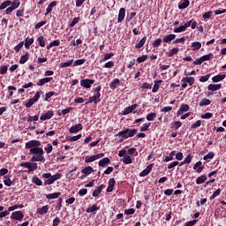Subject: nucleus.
Returning <instances> with one entry per match:
<instances>
[{
	"label": "nucleus",
	"instance_id": "nucleus-38",
	"mask_svg": "<svg viewBox=\"0 0 226 226\" xmlns=\"http://www.w3.org/2000/svg\"><path fill=\"white\" fill-rule=\"evenodd\" d=\"M34 43V39L31 38H26L25 40V49H29L31 45Z\"/></svg>",
	"mask_w": 226,
	"mask_h": 226
},
{
	"label": "nucleus",
	"instance_id": "nucleus-61",
	"mask_svg": "<svg viewBox=\"0 0 226 226\" xmlns=\"http://www.w3.org/2000/svg\"><path fill=\"white\" fill-rule=\"evenodd\" d=\"M146 59H147V55H143L137 58V62L139 63V64H140V63H144V61H146Z\"/></svg>",
	"mask_w": 226,
	"mask_h": 226
},
{
	"label": "nucleus",
	"instance_id": "nucleus-13",
	"mask_svg": "<svg viewBox=\"0 0 226 226\" xmlns=\"http://www.w3.org/2000/svg\"><path fill=\"white\" fill-rule=\"evenodd\" d=\"M190 106L188 104H182L177 112V116H183L184 112H188Z\"/></svg>",
	"mask_w": 226,
	"mask_h": 226
},
{
	"label": "nucleus",
	"instance_id": "nucleus-24",
	"mask_svg": "<svg viewBox=\"0 0 226 226\" xmlns=\"http://www.w3.org/2000/svg\"><path fill=\"white\" fill-rule=\"evenodd\" d=\"M49 209H50V207H49V205L43 206L41 208L37 209V213L39 215H47V213H49Z\"/></svg>",
	"mask_w": 226,
	"mask_h": 226
},
{
	"label": "nucleus",
	"instance_id": "nucleus-41",
	"mask_svg": "<svg viewBox=\"0 0 226 226\" xmlns=\"http://www.w3.org/2000/svg\"><path fill=\"white\" fill-rule=\"evenodd\" d=\"M177 52H179V48H174L167 53V56L168 57H172L173 56H176Z\"/></svg>",
	"mask_w": 226,
	"mask_h": 226
},
{
	"label": "nucleus",
	"instance_id": "nucleus-64",
	"mask_svg": "<svg viewBox=\"0 0 226 226\" xmlns=\"http://www.w3.org/2000/svg\"><path fill=\"white\" fill-rule=\"evenodd\" d=\"M195 223H197V220H192V221L186 222L184 224V226H193V225H195Z\"/></svg>",
	"mask_w": 226,
	"mask_h": 226
},
{
	"label": "nucleus",
	"instance_id": "nucleus-5",
	"mask_svg": "<svg viewBox=\"0 0 226 226\" xmlns=\"http://www.w3.org/2000/svg\"><path fill=\"white\" fill-rule=\"evenodd\" d=\"M92 84H94V79H87L80 80V86L86 89H91Z\"/></svg>",
	"mask_w": 226,
	"mask_h": 226
},
{
	"label": "nucleus",
	"instance_id": "nucleus-37",
	"mask_svg": "<svg viewBox=\"0 0 226 226\" xmlns=\"http://www.w3.org/2000/svg\"><path fill=\"white\" fill-rule=\"evenodd\" d=\"M200 107H205L207 105H211V100L203 98L199 103Z\"/></svg>",
	"mask_w": 226,
	"mask_h": 226
},
{
	"label": "nucleus",
	"instance_id": "nucleus-22",
	"mask_svg": "<svg viewBox=\"0 0 226 226\" xmlns=\"http://www.w3.org/2000/svg\"><path fill=\"white\" fill-rule=\"evenodd\" d=\"M103 188H105V185H101L97 187V189H95L92 195L93 197H98V195H100V193H102V192L103 191Z\"/></svg>",
	"mask_w": 226,
	"mask_h": 226
},
{
	"label": "nucleus",
	"instance_id": "nucleus-49",
	"mask_svg": "<svg viewBox=\"0 0 226 226\" xmlns=\"http://www.w3.org/2000/svg\"><path fill=\"white\" fill-rule=\"evenodd\" d=\"M222 193V189H217L211 196H210V200H215L218 195Z\"/></svg>",
	"mask_w": 226,
	"mask_h": 226
},
{
	"label": "nucleus",
	"instance_id": "nucleus-19",
	"mask_svg": "<svg viewBox=\"0 0 226 226\" xmlns=\"http://www.w3.org/2000/svg\"><path fill=\"white\" fill-rule=\"evenodd\" d=\"M194 170L198 172V174H200L202 170H204V165H202V162L199 161L198 162L195 163L193 166Z\"/></svg>",
	"mask_w": 226,
	"mask_h": 226
},
{
	"label": "nucleus",
	"instance_id": "nucleus-62",
	"mask_svg": "<svg viewBox=\"0 0 226 226\" xmlns=\"http://www.w3.org/2000/svg\"><path fill=\"white\" fill-rule=\"evenodd\" d=\"M86 63V59H78L74 61V66H80L81 64H84Z\"/></svg>",
	"mask_w": 226,
	"mask_h": 226
},
{
	"label": "nucleus",
	"instance_id": "nucleus-45",
	"mask_svg": "<svg viewBox=\"0 0 226 226\" xmlns=\"http://www.w3.org/2000/svg\"><path fill=\"white\" fill-rule=\"evenodd\" d=\"M87 103H94V105H97L98 103H100V101L97 100V98L94 97V95H93V96L89 97L88 102L86 104H87Z\"/></svg>",
	"mask_w": 226,
	"mask_h": 226
},
{
	"label": "nucleus",
	"instance_id": "nucleus-18",
	"mask_svg": "<svg viewBox=\"0 0 226 226\" xmlns=\"http://www.w3.org/2000/svg\"><path fill=\"white\" fill-rule=\"evenodd\" d=\"M96 211H100V207L96 204L86 209L87 213H92L93 215H96Z\"/></svg>",
	"mask_w": 226,
	"mask_h": 226
},
{
	"label": "nucleus",
	"instance_id": "nucleus-56",
	"mask_svg": "<svg viewBox=\"0 0 226 226\" xmlns=\"http://www.w3.org/2000/svg\"><path fill=\"white\" fill-rule=\"evenodd\" d=\"M174 33H185V31H186V29L185 28L184 25L174 28Z\"/></svg>",
	"mask_w": 226,
	"mask_h": 226
},
{
	"label": "nucleus",
	"instance_id": "nucleus-40",
	"mask_svg": "<svg viewBox=\"0 0 226 226\" xmlns=\"http://www.w3.org/2000/svg\"><path fill=\"white\" fill-rule=\"evenodd\" d=\"M72 64H73V59L69 60L67 62L61 63L59 64V67L60 68H68V66H72Z\"/></svg>",
	"mask_w": 226,
	"mask_h": 226
},
{
	"label": "nucleus",
	"instance_id": "nucleus-32",
	"mask_svg": "<svg viewBox=\"0 0 226 226\" xmlns=\"http://www.w3.org/2000/svg\"><path fill=\"white\" fill-rule=\"evenodd\" d=\"M111 57H114V53L110 52L109 54H105L102 58L100 59L99 63H105V61H109V59H111Z\"/></svg>",
	"mask_w": 226,
	"mask_h": 226
},
{
	"label": "nucleus",
	"instance_id": "nucleus-9",
	"mask_svg": "<svg viewBox=\"0 0 226 226\" xmlns=\"http://www.w3.org/2000/svg\"><path fill=\"white\" fill-rule=\"evenodd\" d=\"M93 172H94V170L91 166H87L85 169L81 170V173L84 174V176L81 177V179H84V177H87V176L93 174Z\"/></svg>",
	"mask_w": 226,
	"mask_h": 226
},
{
	"label": "nucleus",
	"instance_id": "nucleus-30",
	"mask_svg": "<svg viewBox=\"0 0 226 226\" xmlns=\"http://www.w3.org/2000/svg\"><path fill=\"white\" fill-rule=\"evenodd\" d=\"M147 40V36H144L138 43L135 45V49H142L144 45L146 44V41Z\"/></svg>",
	"mask_w": 226,
	"mask_h": 226
},
{
	"label": "nucleus",
	"instance_id": "nucleus-6",
	"mask_svg": "<svg viewBox=\"0 0 226 226\" xmlns=\"http://www.w3.org/2000/svg\"><path fill=\"white\" fill-rule=\"evenodd\" d=\"M11 220H17L18 222H22L24 218V214L22 211H15L11 215Z\"/></svg>",
	"mask_w": 226,
	"mask_h": 226
},
{
	"label": "nucleus",
	"instance_id": "nucleus-1",
	"mask_svg": "<svg viewBox=\"0 0 226 226\" xmlns=\"http://www.w3.org/2000/svg\"><path fill=\"white\" fill-rule=\"evenodd\" d=\"M40 146H41V141L36 139L29 140L26 143L25 147L26 149H30V154H35L31 158L30 162H45V156H43L45 152Z\"/></svg>",
	"mask_w": 226,
	"mask_h": 226
},
{
	"label": "nucleus",
	"instance_id": "nucleus-57",
	"mask_svg": "<svg viewBox=\"0 0 226 226\" xmlns=\"http://www.w3.org/2000/svg\"><path fill=\"white\" fill-rule=\"evenodd\" d=\"M149 126H151V123L144 124L140 127V132H147V131L149 130Z\"/></svg>",
	"mask_w": 226,
	"mask_h": 226
},
{
	"label": "nucleus",
	"instance_id": "nucleus-28",
	"mask_svg": "<svg viewBox=\"0 0 226 226\" xmlns=\"http://www.w3.org/2000/svg\"><path fill=\"white\" fill-rule=\"evenodd\" d=\"M121 83V81L119 80V79H115L110 84H109V87L111 89H117V87H119V84Z\"/></svg>",
	"mask_w": 226,
	"mask_h": 226
},
{
	"label": "nucleus",
	"instance_id": "nucleus-34",
	"mask_svg": "<svg viewBox=\"0 0 226 226\" xmlns=\"http://www.w3.org/2000/svg\"><path fill=\"white\" fill-rule=\"evenodd\" d=\"M59 197H61V192H54L46 195V199L48 200L59 199Z\"/></svg>",
	"mask_w": 226,
	"mask_h": 226
},
{
	"label": "nucleus",
	"instance_id": "nucleus-21",
	"mask_svg": "<svg viewBox=\"0 0 226 226\" xmlns=\"http://www.w3.org/2000/svg\"><path fill=\"white\" fill-rule=\"evenodd\" d=\"M29 57H30L29 52H26L25 55H22L19 59V64H26V63L29 61Z\"/></svg>",
	"mask_w": 226,
	"mask_h": 226
},
{
	"label": "nucleus",
	"instance_id": "nucleus-47",
	"mask_svg": "<svg viewBox=\"0 0 226 226\" xmlns=\"http://www.w3.org/2000/svg\"><path fill=\"white\" fill-rule=\"evenodd\" d=\"M8 66L9 65L0 66V75H6V73L8 72Z\"/></svg>",
	"mask_w": 226,
	"mask_h": 226
},
{
	"label": "nucleus",
	"instance_id": "nucleus-42",
	"mask_svg": "<svg viewBox=\"0 0 226 226\" xmlns=\"http://www.w3.org/2000/svg\"><path fill=\"white\" fill-rule=\"evenodd\" d=\"M32 183H34V185H36V186H41L43 185V182H41L38 177H34L32 178Z\"/></svg>",
	"mask_w": 226,
	"mask_h": 226
},
{
	"label": "nucleus",
	"instance_id": "nucleus-58",
	"mask_svg": "<svg viewBox=\"0 0 226 226\" xmlns=\"http://www.w3.org/2000/svg\"><path fill=\"white\" fill-rule=\"evenodd\" d=\"M211 17H213V11H209L207 12H205L203 15H202V18L204 19V20L207 19H210Z\"/></svg>",
	"mask_w": 226,
	"mask_h": 226
},
{
	"label": "nucleus",
	"instance_id": "nucleus-48",
	"mask_svg": "<svg viewBox=\"0 0 226 226\" xmlns=\"http://www.w3.org/2000/svg\"><path fill=\"white\" fill-rule=\"evenodd\" d=\"M79 21H80V18L79 17L74 18L72 19V21L70 23L69 26L70 27H75V26H77V24H79Z\"/></svg>",
	"mask_w": 226,
	"mask_h": 226
},
{
	"label": "nucleus",
	"instance_id": "nucleus-51",
	"mask_svg": "<svg viewBox=\"0 0 226 226\" xmlns=\"http://www.w3.org/2000/svg\"><path fill=\"white\" fill-rule=\"evenodd\" d=\"M146 119L147 121H153L154 119H156V113H149L148 115H147Z\"/></svg>",
	"mask_w": 226,
	"mask_h": 226
},
{
	"label": "nucleus",
	"instance_id": "nucleus-29",
	"mask_svg": "<svg viewBox=\"0 0 226 226\" xmlns=\"http://www.w3.org/2000/svg\"><path fill=\"white\" fill-rule=\"evenodd\" d=\"M192 50L195 52L197 50H200L201 47H202V43H200V41H194L192 43L191 45Z\"/></svg>",
	"mask_w": 226,
	"mask_h": 226
},
{
	"label": "nucleus",
	"instance_id": "nucleus-26",
	"mask_svg": "<svg viewBox=\"0 0 226 226\" xmlns=\"http://www.w3.org/2000/svg\"><path fill=\"white\" fill-rule=\"evenodd\" d=\"M226 78V75L225 74H218L216 76H214L212 78V81L216 83V82H222V80H223L224 79Z\"/></svg>",
	"mask_w": 226,
	"mask_h": 226
},
{
	"label": "nucleus",
	"instance_id": "nucleus-17",
	"mask_svg": "<svg viewBox=\"0 0 226 226\" xmlns=\"http://www.w3.org/2000/svg\"><path fill=\"white\" fill-rule=\"evenodd\" d=\"M101 91L102 86H98L94 91V97L96 98L99 102H102V94H100Z\"/></svg>",
	"mask_w": 226,
	"mask_h": 226
},
{
	"label": "nucleus",
	"instance_id": "nucleus-35",
	"mask_svg": "<svg viewBox=\"0 0 226 226\" xmlns=\"http://www.w3.org/2000/svg\"><path fill=\"white\" fill-rule=\"evenodd\" d=\"M11 5V0H6L4 2H3L0 4V11L1 10H6V8H8V6Z\"/></svg>",
	"mask_w": 226,
	"mask_h": 226
},
{
	"label": "nucleus",
	"instance_id": "nucleus-50",
	"mask_svg": "<svg viewBox=\"0 0 226 226\" xmlns=\"http://www.w3.org/2000/svg\"><path fill=\"white\" fill-rule=\"evenodd\" d=\"M54 94H56V92H54V91L46 93V94H45L44 101H45V102H49V100H50V98H52V96H54Z\"/></svg>",
	"mask_w": 226,
	"mask_h": 226
},
{
	"label": "nucleus",
	"instance_id": "nucleus-4",
	"mask_svg": "<svg viewBox=\"0 0 226 226\" xmlns=\"http://www.w3.org/2000/svg\"><path fill=\"white\" fill-rule=\"evenodd\" d=\"M137 107H139V104L135 103L132 104L129 107H126L123 111H122V115L123 116H128V114H132V112H133V114H137V110H135V109H137Z\"/></svg>",
	"mask_w": 226,
	"mask_h": 226
},
{
	"label": "nucleus",
	"instance_id": "nucleus-23",
	"mask_svg": "<svg viewBox=\"0 0 226 226\" xmlns=\"http://www.w3.org/2000/svg\"><path fill=\"white\" fill-rule=\"evenodd\" d=\"M109 163H110V159L109 157L102 158L99 161V167L105 168Z\"/></svg>",
	"mask_w": 226,
	"mask_h": 226
},
{
	"label": "nucleus",
	"instance_id": "nucleus-39",
	"mask_svg": "<svg viewBox=\"0 0 226 226\" xmlns=\"http://www.w3.org/2000/svg\"><path fill=\"white\" fill-rule=\"evenodd\" d=\"M92 162H96L95 155H87L85 157V163H92Z\"/></svg>",
	"mask_w": 226,
	"mask_h": 226
},
{
	"label": "nucleus",
	"instance_id": "nucleus-46",
	"mask_svg": "<svg viewBox=\"0 0 226 226\" xmlns=\"http://www.w3.org/2000/svg\"><path fill=\"white\" fill-rule=\"evenodd\" d=\"M123 163H124V165H130L132 163V157H130V155H125L123 158Z\"/></svg>",
	"mask_w": 226,
	"mask_h": 226
},
{
	"label": "nucleus",
	"instance_id": "nucleus-63",
	"mask_svg": "<svg viewBox=\"0 0 226 226\" xmlns=\"http://www.w3.org/2000/svg\"><path fill=\"white\" fill-rule=\"evenodd\" d=\"M45 24H47V20H43V21L37 23L34 26V27H35V29H40V27H43V26H45Z\"/></svg>",
	"mask_w": 226,
	"mask_h": 226
},
{
	"label": "nucleus",
	"instance_id": "nucleus-14",
	"mask_svg": "<svg viewBox=\"0 0 226 226\" xmlns=\"http://www.w3.org/2000/svg\"><path fill=\"white\" fill-rule=\"evenodd\" d=\"M116 186V179L115 178H110L109 180V185L107 188V192L110 193L112 192H114V187Z\"/></svg>",
	"mask_w": 226,
	"mask_h": 226
},
{
	"label": "nucleus",
	"instance_id": "nucleus-54",
	"mask_svg": "<svg viewBox=\"0 0 226 226\" xmlns=\"http://www.w3.org/2000/svg\"><path fill=\"white\" fill-rule=\"evenodd\" d=\"M39 119H40V116H38V115H35L34 117L29 116L27 117V123H33V121H38Z\"/></svg>",
	"mask_w": 226,
	"mask_h": 226
},
{
	"label": "nucleus",
	"instance_id": "nucleus-27",
	"mask_svg": "<svg viewBox=\"0 0 226 226\" xmlns=\"http://www.w3.org/2000/svg\"><path fill=\"white\" fill-rule=\"evenodd\" d=\"M220 89H222V84H216V85L210 84V85H208V91L215 92V91H218Z\"/></svg>",
	"mask_w": 226,
	"mask_h": 226
},
{
	"label": "nucleus",
	"instance_id": "nucleus-36",
	"mask_svg": "<svg viewBox=\"0 0 226 226\" xmlns=\"http://www.w3.org/2000/svg\"><path fill=\"white\" fill-rule=\"evenodd\" d=\"M174 156H176V150L171 151L170 154L165 157L164 162H172V160H174Z\"/></svg>",
	"mask_w": 226,
	"mask_h": 226
},
{
	"label": "nucleus",
	"instance_id": "nucleus-31",
	"mask_svg": "<svg viewBox=\"0 0 226 226\" xmlns=\"http://www.w3.org/2000/svg\"><path fill=\"white\" fill-rule=\"evenodd\" d=\"M163 80L159 79L154 81V87L152 89V93H158V89H160V84H162Z\"/></svg>",
	"mask_w": 226,
	"mask_h": 226
},
{
	"label": "nucleus",
	"instance_id": "nucleus-44",
	"mask_svg": "<svg viewBox=\"0 0 226 226\" xmlns=\"http://www.w3.org/2000/svg\"><path fill=\"white\" fill-rule=\"evenodd\" d=\"M4 184L5 186H11V179L10 178V176H4Z\"/></svg>",
	"mask_w": 226,
	"mask_h": 226
},
{
	"label": "nucleus",
	"instance_id": "nucleus-2",
	"mask_svg": "<svg viewBox=\"0 0 226 226\" xmlns=\"http://www.w3.org/2000/svg\"><path fill=\"white\" fill-rule=\"evenodd\" d=\"M139 130L127 128L116 134V137H122V139H130V137H135Z\"/></svg>",
	"mask_w": 226,
	"mask_h": 226
},
{
	"label": "nucleus",
	"instance_id": "nucleus-8",
	"mask_svg": "<svg viewBox=\"0 0 226 226\" xmlns=\"http://www.w3.org/2000/svg\"><path fill=\"white\" fill-rule=\"evenodd\" d=\"M54 117V112L52 110H48L45 114H42L40 117L41 121H47L49 119H52Z\"/></svg>",
	"mask_w": 226,
	"mask_h": 226
},
{
	"label": "nucleus",
	"instance_id": "nucleus-11",
	"mask_svg": "<svg viewBox=\"0 0 226 226\" xmlns=\"http://www.w3.org/2000/svg\"><path fill=\"white\" fill-rule=\"evenodd\" d=\"M52 80H54V78L52 77L42 78L38 80L37 86L39 87L45 86V84H49V82H52Z\"/></svg>",
	"mask_w": 226,
	"mask_h": 226
},
{
	"label": "nucleus",
	"instance_id": "nucleus-7",
	"mask_svg": "<svg viewBox=\"0 0 226 226\" xmlns=\"http://www.w3.org/2000/svg\"><path fill=\"white\" fill-rule=\"evenodd\" d=\"M42 177L44 179H47L45 182H44V185H53L55 183V180H54V177H52V174L50 173H44L42 175Z\"/></svg>",
	"mask_w": 226,
	"mask_h": 226
},
{
	"label": "nucleus",
	"instance_id": "nucleus-55",
	"mask_svg": "<svg viewBox=\"0 0 226 226\" xmlns=\"http://www.w3.org/2000/svg\"><path fill=\"white\" fill-rule=\"evenodd\" d=\"M213 57V53H208L207 55H204L201 56V61L204 63V61H209Z\"/></svg>",
	"mask_w": 226,
	"mask_h": 226
},
{
	"label": "nucleus",
	"instance_id": "nucleus-59",
	"mask_svg": "<svg viewBox=\"0 0 226 226\" xmlns=\"http://www.w3.org/2000/svg\"><path fill=\"white\" fill-rule=\"evenodd\" d=\"M24 47V41H20L18 45L14 47L15 52H20V49Z\"/></svg>",
	"mask_w": 226,
	"mask_h": 226
},
{
	"label": "nucleus",
	"instance_id": "nucleus-20",
	"mask_svg": "<svg viewBox=\"0 0 226 226\" xmlns=\"http://www.w3.org/2000/svg\"><path fill=\"white\" fill-rule=\"evenodd\" d=\"M55 6H57V2H56V1L51 2V3L48 5V7H47V9H46V13H45V15L47 16V15H49V13H52V10H53V8H54Z\"/></svg>",
	"mask_w": 226,
	"mask_h": 226
},
{
	"label": "nucleus",
	"instance_id": "nucleus-33",
	"mask_svg": "<svg viewBox=\"0 0 226 226\" xmlns=\"http://www.w3.org/2000/svg\"><path fill=\"white\" fill-rule=\"evenodd\" d=\"M207 181V176L202 175L196 179V185H202Z\"/></svg>",
	"mask_w": 226,
	"mask_h": 226
},
{
	"label": "nucleus",
	"instance_id": "nucleus-15",
	"mask_svg": "<svg viewBox=\"0 0 226 226\" xmlns=\"http://www.w3.org/2000/svg\"><path fill=\"white\" fill-rule=\"evenodd\" d=\"M176 40V34H170L168 35H164L162 38L163 43H170V41Z\"/></svg>",
	"mask_w": 226,
	"mask_h": 226
},
{
	"label": "nucleus",
	"instance_id": "nucleus-10",
	"mask_svg": "<svg viewBox=\"0 0 226 226\" xmlns=\"http://www.w3.org/2000/svg\"><path fill=\"white\" fill-rule=\"evenodd\" d=\"M82 128H84L82 124H77L69 129V133H79V132H81Z\"/></svg>",
	"mask_w": 226,
	"mask_h": 226
},
{
	"label": "nucleus",
	"instance_id": "nucleus-60",
	"mask_svg": "<svg viewBox=\"0 0 226 226\" xmlns=\"http://www.w3.org/2000/svg\"><path fill=\"white\" fill-rule=\"evenodd\" d=\"M200 124H202V122L200 120H198L195 122V124H192L191 128L192 130H197V128H200Z\"/></svg>",
	"mask_w": 226,
	"mask_h": 226
},
{
	"label": "nucleus",
	"instance_id": "nucleus-12",
	"mask_svg": "<svg viewBox=\"0 0 226 226\" xmlns=\"http://www.w3.org/2000/svg\"><path fill=\"white\" fill-rule=\"evenodd\" d=\"M154 166V163L149 164L144 170L139 173L140 177H146V176H147L151 170H153Z\"/></svg>",
	"mask_w": 226,
	"mask_h": 226
},
{
	"label": "nucleus",
	"instance_id": "nucleus-53",
	"mask_svg": "<svg viewBox=\"0 0 226 226\" xmlns=\"http://www.w3.org/2000/svg\"><path fill=\"white\" fill-rule=\"evenodd\" d=\"M37 41L39 42L40 47H45V38H43V35L39 36Z\"/></svg>",
	"mask_w": 226,
	"mask_h": 226
},
{
	"label": "nucleus",
	"instance_id": "nucleus-16",
	"mask_svg": "<svg viewBox=\"0 0 226 226\" xmlns=\"http://www.w3.org/2000/svg\"><path fill=\"white\" fill-rule=\"evenodd\" d=\"M126 16V9L124 8H120L119 12H118V18H117V22H123L124 20V17Z\"/></svg>",
	"mask_w": 226,
	"mask_h": 226
},
{
	"label": "nucleus",
	"instance_id": "nucleus-3",
	"mask_svg": "<svg viewBox=\"0 0 226 226\" xmlns=\"http://www.w3.org/2000/svg\"><path fill=\"white\" fill-rule=\"evenodd\" d=\"M20 167H24L25 169H28V172H34L38 169V163L36 162H21L19 164Z\"/></svg>",
	"mask_w": 226,
	"mask_h": 226
},
{
	"label": "nucleus",
	"instance_id": "nucleus-43",
	"mask_svg": "<svg viewBox=\"0 0 226 226\" xmlns=\"http://www.w3.org/2000/svg\"><path fill=\"white\" fill-rule=\"evenodd\" d=\"M215 158V153L214 152H209L206 155H204L203 160L205 162H207V160H213Z\"/></svg>",
	"mask_w": 226,
	"mask_h": 226
},
{
	"label": "nucleus",
	"instance_id": "nucleus-52",
	"mask_svg": "<svg viewBox=\"0 0 226 226\" xmlns=\"http://www.w3.org/2000/svg\"><path fill=\"white\" fill-rule=\"evenodd\" d=\"M53 149L54 147H52V144H48L46 147H44V151H46L47 154H50Z\"/></svg>",
	"mask_w": 226,
	"mask_h": 226
},
{
	"label": "nucleus",
	"instance_id": "nucleus-25",
	"mask_svg": "<svg viewBox=\"0 0 226 226\" xmlns=\"http://www.w3.org/2000/svg\"><path fill=\"white\" fill-rule=\"evenodd\" d=\"M190 6V0H183L178 4L179 10H185V8H188Z\"/></svg>",
	"mask_w": 226,
	"mask_h": 226
}]
</instances>
